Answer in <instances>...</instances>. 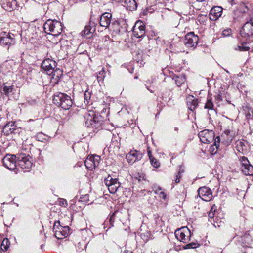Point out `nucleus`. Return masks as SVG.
I'll use <instances>...</instances> for the list:
<instances>
[{
  "label": "nucleus",
  "instance_id": "nucleus-15",
  "mask_svg": "<svg viewBox=\"0 0 253 253\" xmlns=\"http://www.w3.org/2000/svg\"><path fill=\"white\" fill-rule=\"evenodd\" d=\"M189 234V229L187 227H183L176 230L175 235L176 238L183 243L188 242V238H185V236Z\"/></svg>",
  "mask_w": 253,
  "mask_h": 253
},
{
  "label": "nucleus",
  "instance_id": "nucleus-5",
  "mask_svg": "<svg viewBox=\"0 0 253 253\" xmlns=\"http://www.w3.org/2000/svg\"><path fill=\"white\" fill-rule=\"evenodd\" d=\"M17 164L25 171H29L32 167V163L30 160V157L25 154H20L17 157Z\"/></svg>",
  "mask_w": 253,
  "mask_h": 253
},
{
  "label": "nucleus",
  "instance_id": "nucleus-25",
  "mask_svg": "<svg viewBox=\"0 0 253 253\" xmlns=\"http://www.w3.org/2000/svg\"><path fill=\"white\" fill-rule=\"evenodd\" d=\"M15 126L14 122H10L7 123L4 126V131H6L7 135L14 133Z\"/></svg>",
  "mask_w": 253,
  "mask_h": 253
},
{
  "label": "nucleus",
  "instance_id": "nucleus-32",
  "mask_svg": "<svg viewBox=\"0 0 253 253\" xmlns=\"http://www.w3.org/2000/svg\"><path fill=\"white\" fill-rule=\"evenodd\" d=\"M10 245V242L7 238H4L1 243L0 249L3 251H6L8 250Z\"/></svg>",
  "mask_w": 253,
  "mask_h": 253
},
{
  "label": "nucleus",
  "instance_id": "nucleus-11",
  "mask_svg": "<svg viewBox=\"0 0 253 253\" xmlns=\"http://www.w3.org/2000/svg\"><path fill=\"white\" fill-rule=\"evenodd\" d=\"M56 67V62L49 58L44 60L41 64V68L47 75H51L53 72V69H55Z\"/></svg>",
  "mask_w": 253,
  "mask_h": 253
},
{
  "label": "nucleus",
  "instance_id": "nucleus-53",
  "mask_svg": "<svg viewBox=\"0 0 253 253\" xmlns=\"http://www.w3.org/2000/svg\"><path fill=\"white\" fill-rule=\"evenodd\" d=\"M192 235L190 230L189 229V234L185 236V238H188V242L190 240V238Z\"/></svg>",
  "mask_w": 253,
  "mask_h": 253
},
{
  "label": "nucleus",
  "instance_id": "nucleus-43",
  "mask_svg": "<svg viewBox=\"0 0 253 253\" xmlns=\"http://www.w3.org/2000/svg\"><path fill=\"white\" fill-rule=\"evenodd\" d=\"M231 33V29L229 28L225 29L222 31V35H223L224 36H228L230 35Z\"/></svg>",
  "mask_w": 253,
  "mask_h": 253
},
{
  "label": "nucleus",
  "instance_id": "nucleus-22",
  "mask_svg": "<svg viewBox=\"0 0 253 253\" xmlns=\"http://www.w3.org/2000/svg\"><path fill=\"white\" fill-rule=\"evenodd\" d=\"M241 170L246 175H253V166L249 164L245 166H241Z\"/></svg>",
  "mask_w": 253,
  "mask_h": 253
},
{
  "label": "nucleus",
  "instance_id": "nucleus-36",
  "mask_svg": "<svg viewBox=\"0 0 253 253\" xmlns=\"http://www.w3.org/2000/svg\"><path fill=\"white\" fill-rule=\"evenodd\" d=\"M151 165L156 168L159 167L160 162L154 157L149 159Z\"/></svg>",
  "mask_w": 253,
  "mask_h": 253
},
{
  "label": "nucleus",
  "instance_id": "nucleus-10",
  "mask_svg": "<svg viewBox=\"0 0 253 253\" xmlns=\"http://www.w3.org/2000/svg\"><path fill=\"white\" fill-rule=\"evenodd\" d=\"M16 156L10 154H7L3 159V166L10 170H14L16 168Z\"/></svg>",
  "mask_w": 253,
  "mask_h": 253
},
{
  "label": "nucleus",
  "instance_id": "nucleus-55",
  "mask_svg": "<svg viewBox=\"0 0 253 253\" xmlns=\"http://www.w3.org/2000/svg\"><path fill=\"white\" fill-rule=\"evenodd\" d=\"M100 156H95L93 158L94 161H98L99 160H100Z\"/></svg>",
  "mask_w": 253,
  "mask_h": 253
},
{
  "label": "nucleus",
  "instance_id": "nucleus-28",
  "mask_svg": "<svg viewBox=\"0 0 253 253\" xmlns=\"http://www.w3.org/2000/svg\"><path fill=\"white\" fill-rule=\"evenodd\" d=\"M114 182L113 184L109 186L108 188L110 193L112 194L115 193L121 186V184L119 181H115Z\"/></svg>",
  "mask_w": 253,
  "mask_h": 253
},
{
  "label": "nucleus",
  "instance_id": "nucleus-51",
  "mask_svg": "<svg viewBox=\"0 0 253 253\" xmlns=\"http://www.w3.org/2000/svg\"><path fill=\"white\" fill-rule=\"evenodd\" d=\"M253 116V112L251 111V112L248 111V112H246V117L247 119H249Z\"/></svg>",
  "mask_w": 253,
  "mask_h": 253
},
{
  "label": "nucleus",
  "instance_id": "nucleus-27",
  "mask_svg": "<svg viewBox=\"0 0 253 253\" xmlns=\"http://www.w3.org/2000/svg\"><path fill=\"white\" fill-rule=\"evenodd\" d=\"M172 79L174 80L175 83L178 86H180L185 82L186 80L185 76L182 75H174Z\"/></svg>",
  "mask_w": 253,
  "mask_h": 253
},
{
  "label": "nucleus",
  "instance_id": "nucleus-1",
  "mask_svg": "<svg viewBox=\"0 0 253 253\" xmlns=\"http://www.w3.org/2000/svg\"><path fill=\"white\" fill-rule=\"evenodd\" d=\"M53 101L56 106L64 110L69 109L73 104V100L70 96L61 92L54 95Z\"/></svg>",
  "mask_w": 253,
  "mask_h": 253
},
{
  "label": "nucleus",
  "instance_id": "nucleus-39",
  "mask_svg": "<svg viewBox=\"0 0 253 253\" xmlns=\"http://www.w3.org/2000/svg\"><path fill=\"white\" fill-rule=\"evenodd\" d=\"M240 161L241 163V166H245L250 164V162L247 158L244 156L241 157L240 158Z\"/></svg>",
  "mask_w": 253,
  "mask_h": 253
},
{
  "label": "nucleus",
  "instance_id": "nucleus-54",
  "mask_svg": "<svg viewBox=\"0 0 253 253\" xmlns=\"http://www.w3.org/2000/svg\"><path fill=\"white\" fill-rule=\"evenodd\" d=\"M162 190V188L160 187H158L155 190V192L157 194H159L160 193V192Z\"/></svg>",
  "mask_w": 253,
  "mask_h": 253
},
{
  "label": "nucleus",
  "instance_id": "nucleus-23",
  "mask_svg": "<svg viewBox=\"0 0 253 253\" xmlns=\"http://www.w3.org/2000/svg\"><path fill=\"white\" fill-rule=\"evenodd\" d=\"M198 104V99H193V96L191 98L188 99V100L187 101V105L188 109L191 111H194V110L197 107Z\"/></svg>",
  "mask_w": 253,
  "mask_h": 253
},
{
  "label": "nucleus",
  "instance_id": "nucleus-2",
  "mask_svg": "<svg viewBox=\"0 0 253 253\" xmlns=\"http://www.w3.org/2000/svg\"><path fill=\"white\" fill-rule=\"evenodd\" d=\"M43 28L46 33L57 36L61 33L63 26L62 23L57 20L48 19L44 23Z\"/></svg>",
  "mask_w": 253,
  "mask_h": 253
},
{
  "label": "nucleus",
  "instance_id": "nucleus-4",
  "mask_svg": "<svg viewBox=\"0 0 253 253\" xmlns=\"http://www.w3.org/2000/svg\"><path fill=\"white\" fill-rule=\"evenodd\" d=\"M53 230L54 232L55 236L57 239H63L68 235L69 227L68 226H61L60 221H58L54 223Z\"/></svg>",
  "mask_w": 253,
  "mask_h": 253
},
{
  "label": "nucleus",
  "instance_id": "nucleus-12",
  "mask_svg": "<svg viewBox=\"0 0 253 253\" xmlns=\"http://www.w3.org/2000/svg\"><path fill=\"white\" fill-rule=\"evenodd\" d=\"M143 157V153L139 151L136 150H131L126 155V159L127 162L131 164L140 160Z\"/></svg>",
  "mask_w": 253,
  "mask_h": 253
},
{
  "label": "nucleus",
  "instance_id": "nucleus-21",
  "mask_svg": "<svg viewBox=\"0 0 253 253\" xmlns=\"http://www.w3.org/2000/svg\"><path fill=\"white\" fill-rule=\"evenodd\" d=\"M111 29L112 31V35L113 36L120 35L121 33V26L119 22L117 21L112 22L111 25Z\"/></svg>",
  "mask_w": 253,
  "mask_h": 253
},
{
  "label": "nucleus",
  "instance_id": "nucleus-44",
  "mask_svg": "<svg viewBox=\"0 0 253 253\" xmlns=\"http://www.w3.org/2000/svg\"><path fill=\"white\" fill-rule=\"evenodd\" d=\"M59 204L61 206L66 207L68 206L67 201L64 199H60L59 200Z\"/></svg>",
  "mask_w": 253,
  "mask_h": 253
},
{
  "label": "nucleus",
  "instance_id": "nucleus-16",
  "mask_svg": "<svg viewBox=\"0 0 253 253\" xmlns=\"http://www.w3.org/2000/svg\"><path fill=\"white\" fill-rule=\"evenodd\" d=\"M112 17V15L109 12L103 13L100 17V25L105 28H108L111 23Z\"/></svg>",
  "mask_w": 253,
  "mask_h": 253
},
{
  "label": "nucleus",
  "instance_id": "nucleus-60",
  "mask_svg": "<svg viewBox=\"0 0 253 253\" xmlns=\"http://www.w3.org/2000/svg\"><path fill=\"white\" fill-rule=\"evenodd\" d=\"M175 130L176 131H177V130H178V128H177V127H175Z\"/></svg>",
  "mask_w": 253,
  "mask_h": 253
},
{
  "label": "nucleus",
  "instance_id": "nucleus-49",
  "mask_svg": "<svg viewBox=\"0 0 253 253\" xmlns=\"http://www.w3.org/2000/svg\"><path fill=\"white\" fill-rule=\"evenodd\" d=\"M84 99L88 103V100H90V95L89 92H85L84 94Z\"/></svg>",
  "mask_w": 253,
  "mask_h": 253
},
{
  "label": "nucleus",
  "instance_id": "nucleus-34",
  "mask_svg": "<svg viewBox=\"0 0 253 253\" xmlns=\"http://www.w3.org/2000/svg\"><path fill=\"white\" fill-rule=\"evenodd\" d=\"M213 107H214V105H213V102H212V101L211 100V99H210V98H208L207 99L206 103L205 104V108H207V109H208L214 110L213 109Z\"/></svg>",
  "mask_w": 253,
  "mask_h": 253
},
{
  "label": "nucleus",
  "instance_id": "nucleus-9",
  "mask_svg": "<svg viewBox=\"0 0 253 253\" xmlns=\"http://www.w3.org/2000/svg\"><path fill=\"white\" fill-rule=\"evenodd\" d=\"M240 33L243 38H247L253 35V18L247 21L243 26Z\"/></svg>",
  "mask_w": 253,
  "mask_h": 253
},
{
  "label": "nucleus",
  "instance_id": "nucleus-18",
  "mask_svg": "<svg viewBox=\"0 0 253 253\" xmlns=\"http://www.w3.org/2000/svg\"><path fill=\"white\" fill-rule=\"evenodd\" d=\"M222 10V8L220 6H215L212 8L210 12V18L212 20H217L221 17Z\"/></svg>",
  "mask_w": 253,
  "mask_h": 253
},
{
  "label": "nucleus",
  "instance_id": "nucleus-8",
  "mask_svg": "<svg viewBox=\"0 0 253 253\" xmlns=\"http://www.w3.org/2000/svg\"><path fill=\"white\" fill-rule=\"evenodd\" d=\"M199 40V37L195 35L194 32H189L185 35L184 44L188 47H195Z\"/></svg>",
  "mask_w": 253,
  "mask_h": 253
},
{
  "label": "nucleus",
  "instance_id": "nucleus-40",
  "mask_svg": "<svg viewBox=\"0 0 253 253\" xmlns=\"http://www.w3.org/2000/svg\"><path fill=\"white\" fill-rule=\"evenodd\" d=\"M12 86H7L4 85L3 88V91L4 93L8 96L9 93L12 91Z\"/></svg>",
  "mask_w": 253,
  "mask_h": 253
},
{
  "label": "nucleus",
  "instance_id": "nucleus-26",
  "mask_svg": "<svg viewBox=\"0 0 253 253\" xmlns=\"http://www.w3.org/2000/svg\"><path fill=\"white\" fill-rule=\"evenodd\" d=\"M36 139L42 142H46L49 139V137L42 132H39L35 135Z\"/></svg>",
  "mask_w": 253,
  "mask_h": 253
},
{
  "label": "nucleus",
  "instance_id": "nucleus-7",
  "mask_svg": "<svg viewBox=\"0 0 253 253\" xmlns=\"http://www.w3.org/2000/svg\"><path fill=\"white\" fill-rule=\"evenodd\" d=\"M198 136L203 143H210L214 139V133L212 130H203L199 133Z\"/></svg>",
  "mask_w": 253,
  "mask_h": 253
},
{
  "label": "nucleus",
  "instance_id": "nucleus-57",
  "mask_svg": "<svg viewBox=\"0 0 253 253\" xmlns=\"http://www.w3.org/2000/svg\"><path fill=\"white\" fill-rule=\"evenodd\" d=\"M123 253H133V252L132 251L127 250L125 251Z\"/></svg>",
  "mask_w": 253,
  "mask_h": 253
},
{
  "label": "nucleus",
  "instance_id": "nucleus-37",
  "mask_svg": "<svg viewBox=\"0 0 253 253\" xmlns=\"http://www.w3.org/2000/svg\"><path fill=\"white\" fill-rule=\"evenodd\" d=\"M89 196L87 194L82 195L80 197L79 201L86 203L89 201Z\"/></svg>",
  "mask_w": 253,
  "mask_h": 253
},
{
  "label": "nucleus",
  "instance_id": "nucleus-14",
  "mask_svg": "<svg viewBox=\"0 0 253 253\" xmlns=\"http://www.w3.org/2000/svg\"><path fill=\"white\" fill-rule=\"evenodd\" d=\"M133 34L134 36L137 38H141L145 35V27L142 22H137L133 29Z\"/></svg>",
  "mask_w": 253,
  "mask_h": 253
},
{
  "label": "nucleus",
  "instance_id": "nucleus-38",
  "mask_svg": "<svg viewBox=\"0 0 253 253\" xmlns=\"http://www.w3.org/2000/svg\"><path fill=\"white\" fill-rule=\"evenodd\" d=\"M135 177L139 182H141L143 180L146 181L145 175L143 173H138L135 175Z\"/></svg>",
  "mask_w": 253,
  "mask_h": 253
},
{
  "label": "nucleus",
  "instance_id": "nucleus-31",
  "mask_svg": "<svg viewBox=\"0 0 253 253\" xmlns=\"http://www.w3.org/2000/svg\"><path fill=\"white\" fill-rule=\"evenodd\" d=\"M250 48L247 46V43L244 42L240 44H239L235 48L236 50H239L240 51H247L249 50Z\"/></svg>",
  "mask_w": 253,
  "mask_h": 253
},
{
  "label": "nucleus",
  "instance_id": "nucleus-47",
  "mask_svg": "<svg viewBox=\"0 0 253 253\" xmlns=\"http://www.w3.org/2000/svg\"><path fill=\"white\" fill-rule=\"evenodd\" d=\"M183 171H179L178 174L176 176V178L175 179V182L176 183H178L180 182V179L181 177L182 173Z\"/></svg>",
  "mask_w": 253,
  "mask_h": 253
},
{
  "label": "nucleus",
  "instance_id": "nucleus-13",
  "mask_svg": "<svg viewBox=\"0 0 253 253\" xmlns=\"http://www.w3.org/2000/svg\"><path fill=\"white\" fill-rule=\"evenodd\" d=\"M198 196L204 201H209L212 197L211 190L207 187H202L198 190Z\"/></svg>",
  "mask_w": 253,
  "mask_h": 253
},
{
  "label": "nucleus",
  "instance_id": "nucleus-46",
  "mask_svg": "<svg viewBox=\"0 0 253 253\" xmlns=\"http://www.w3.org/2000/svg\"><path fill=\"white\" fill-rule=\"evenodd\" d=\"M183 171H179L178 174L176 176V178L175 179V182L176 183H178L180 182V179L181 177L182 173Z\"/></svg>",
  "mask_w": 253,
  "mask_h": 253
},
{
  "label": "nucleus",
  "instance_id": "nucleus-59",
  "mask_svg": "<svg viewBox=\"0 0 253 253\" xmlns=\"http://www.w3.org/2000/svg\"><path fill=\"white\" fill-rule=\"evenodd\" d=\"M198 1H199V2H201V1H204V0H197Z\"/></svg>",
  "mask_w": 253,
  "mask_h": 253
},
{
  "label": "nucleus",
  "instance_id": "nucleus-48",
  "mask_svg": "<svg viewBox=\"0 0 253 253\" xmlns=\"http://www.w3.org/2000/svg\"><path fill=\"white\" fill-rule=\"evenodd\" d=\"M214 97L215 100L216 102V103H219L222 100V96L220 93L216 95Z\"/></svg>",
  "mask_w": 253,
  "mask_h": 253
},
{
  "label": "nucleus",
  "instance_id": "nucleus-35",
  "mask_svg": "<svg viewBox=\"0 0 253 253\" xmlns=\"http://www.w3.org/2000/svg\"><path fill=\"white\" fill-rule=\"evenodd\" d=\"M105 77V72L104 68H102L101 71H100L98 74L97 75V79L98 82L101 81L103 80L104 78Z\"/></svg>",
  "mask_w": 253,
  "mask_h": 253
},
{
  "label": "nucleus",
  "instance_id": "nucleus-20",
  "mask_svg": "<svg viewBox=\"0 0 253 253\" xmlns=\"http://www.w3.org/2000/svg\"><path fill=\"white\" fill-rule=\"evenodd\" d=\"M123 5L129 11H134L137 8V3L134 0H125Z\"/></svg>",
  "mask_w": 253,
  "mask_h": 253
},
{
  "label": "nucleus",
  "instance_id": "nucleus-19",
  "mask_svg": "<svg viewBox=\"0 0 253 253\" xmlns=\"http://www.w3.org/2000/svg\"><path fill=\"white\" fill-rule=\"evenodd\" d=\"M95 24L90 22L89 25L86 26L84 30L82 31V35L86 36L87 38L90 37L91 34L95 31Z\"/></svg>",
  "mask_w": 253,
  "mask_h": 253
},
{
  "label": "nucleus",
  "instance_id": "nucleus-42",
  "mask_svg": "<svg viewBox=\"0 0 253 253\" xmlns=\"http://www.w3.org/2000/svg\"><path fill=\"white\" fill-rule=\"evenodd\" d=\"M198 245L197 243L196 242H191L185 245L184 248L185 249H191V248H195L197 247V245Z\"/></svg>",
  "mask_w": 253,
  "mask_h": 253
},
{
  "label": "nucleus",
  "instance_id": "nucleus-58",
  "mask_svg": "<svg viewBox=\"0 0 253 253\" xmlns=\"http://www.w3.org/2000/svg\"><path fill=\"white\" fill-rule=\"evenodd\" d=\"M249 236V234H247V233H246V234L244 236V237H248Z\"/></svg>",
  "mask_w": 253,
  "mask_h": 253
},
{
  "label": "nucleus",
  "instance_id": "nucleus-63",
  "mask_svg": "<svg viewBox=\"0 0 253 253\" xmlns=\"http://www.w3.org/2000/svg\"><path fill=\"white\" fill-rule=\"evenodd\" d=\"M137 76L135 77V79H137Z\"/></svg>",
  "mask_w": 253,
  "mask_h": 253
},
{
  "label": "nucleus",
  "instance_id": "nucleus-50",
  "mask_svg": "<svg viewBox=\"0 0 253 253\" xmlns=\"http://www.w3.org/2000/svg\"><path fill=\"white\" fill-rule=\"evenodd\" d=\"M159 195H160V197L164 200H165L167 198V194L164 191H160Z\"/></svg>",
  "mask_w": 253,
  "mask_h": 253
},
{
  "label": "nucleus",
  "instance_id": "nucleus-33",
  "mask_svg": "<svg viewBox=\"0 0 253 253\" xmlns=\"http://www.w3.org/2000/svg\"><path fill=\"white\" fill-rule=\"evenodd\" d=\"M236 147L237 148V150L239 151H243L244 150L246 149V146L245 145L244 142L241 141H237L236 142Z\"/></svg>",
  "mask_w": 253,
  "mask_h": 253
},
{
  "label": "nucleus",
  "instance_id": "nucleus-45",
  "mask_svg": "<svg viewBox=\"0 0 253 253\" xmlns=\"http://www.w3.org/2000/svg\"><path fill=\"white\" fill-rule=\"evenodd\" d=\"M115 213L112 214V215L110 217L109 219V222L110 224V227L113 226V223L114 222V216Z\"/></svg>",
  "mask_w": 253,
  "mask_h": 253
},
{
  "label": "nucleus",
  "instance_id": "nucleus-3",
  "mask_svg": "<svg viewBox=\"0 0 253 253\" xmlns=\"http://www.w3.org/2000/svg\"><path fill=\"white\" fill-rule=\"evenodd\" d=\"M85 126L87 127L97 129L101 128V121L95 115L93 111H89L84 114Z\"/></svg>",
  "mask_w": 253,
  "mask_h": 253
},
{
  "label": "nucleus",
  "instance_id": "nucleus-29",
  "mask_svg": "<svg viewBox=\"0 0 253 253\" xmlns=\"http://www.w3.org/2000/svg\"><path fill=\"white\" fill-rule=\"evenodd\" d=\"M220 145V137L219 136L216 137L214 141L213 145H211L210 147V151L212 154H215L216 153V151H214L215 148L217 149L219 147Z\"/></svg>",
  "mask_w": 253,
  "mask_h": 253
},
{
  "label": "nucleus",
  "instance_id": "nucleus-30",
  "mask_svg": "<svg viewBox=\"0 0 253 253\" xmlns=\"http://www.w3.org/2000/svg\"><path fill=\"white\" fill-rule=\"evenodd\" d=\"M115 181H119L117 178H113L112 176L108 175V177L105 179L104 183L108 188L109 186L114 184Z\"/></svg>",
  "mask_w": 253,
  "mask_h": 253
},
{
  "label": "nucleus",
  "instance_id": "nucleus-52",
  "mask_svg": "<svg viewBox=\"0 0 253 253\" xmlns=\"http://www.w3.org/2000/svg\"><path fill=\"white\" fill-rule=\"evenodd\" d=\"M147 154H148L149 159L151 158H152L153 156L152 155L150 147L149 146L147 147Z\"/></svg>",
  "mask_w": 253,
  "mask_h": 253
},
{
  "label": "nucleus",
  "instance_id": "nucleus-41",
  "mask_svg": "<svg viewBox=\"0 0 253 253\" xmlns=\"http://www.w3.org/2000/svg\"><path fill=\"white\" fill-rule=\"evenodd\" d=\"M214 207H215L214 205L212 206L210 212H209L208 216L210 218H212L214 216V214H215V210H216L215 208Z\"/></svg>",
  "mask_w": 253,
  "mask_h": 253
},
{
  "label": "nucleus",
  "instance_id": "nucleus-61",
  "mask_svg": "<svg viewBox=\"0 0 253 253\" xmlns=\"http://www.w3.org/2000/svg\"><path fill=\"white\" fill-rule=\"evenodd\" d=\"M94 166H95V165H96V163H95V162H94Z\"/></svg>",
  "mask_w": 253,
  "mask_h": 253
},
{
  "label": "nucleus",
  "instance_id": "nucleus-62",
  "mask_svg": "<svg viewBox=\"0 0 253 253\" xmlns=\"http://www.w3.org/2000/svg\"><path fill=\"white\" fill-rule=\"evenodd\" d=\"M83 1H85L86 0H81Z\"/></svg>",
  "mask_w": 253,
  "mask_h": 253
},
{
  "label": "nucleus",
  "instance_id": "nucleus-24",
  "mask_svg": "<svg viewBox=\"0 0 253 253\" xmlns=\"http://www.w3.org/2000/svg\"><path fill=\"white\" fill-rule=\"evenodd\" d=\"M62 75V71L59 68H56L53 69V72L50 75L52 76V78L55 81V82L57 83L59 81Z\"/></svg>",
  "mask_w": 253,
  "mask_h": 253
},
{
  "label": "nucleus",
  "instance_id": "nucleus-17",
  "mask_svg": "<svg viewBox=\"0 0 253 253\" xmlns=\"http://www.w3.org/2000/svg\"><path fill=\"white\" fill-rule=\"evenodd\" d=\"M16 0H1V6L6 11H11L17 6Z\"/></svg>",
  "mask_w": 253,
  "mask_h": 253
},
{
  "label": "nucleus",
  "instance_id": "nucleus-56",
  "mask_svg": "<svg viewBox=\"0 0 253 253\" xmlns=\"http://www.w3.org/2000/svg\"><path fill=\"white\" fill-rule=\"evenodd\" d=\"M225 133L226 134V135H229L230 133V131L229 130H226L225 131H224Z\"/></svg>",
  "mask_w": 253,
  "mask_h": 253
},
{
  "label": "nucleus",
  "instance_id": "nucleus-6",
  "mask_svg": "<svg viewBox=\"0 0 253 253\" xmlns=\"http://www.w3.org/2000/svg\"><path fill=\"white\" fill-rule=\"evenodd\" d=\"M0 42L1 44L3 46H8V50H9V47L14 45L16 43L14 34L11 33L7 34L6 32H4L3 35L0 37Z\"/></svg>",
  "mask_w": 253,
  "mask_h": 253
}]
</instances>
